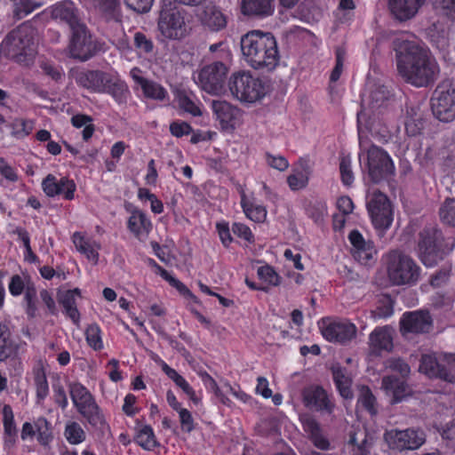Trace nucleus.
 <instances>
[{
  "label": "nucleus",
  "mask_w": 455,
  "mask_h": 455,
  "mask_svg": "<svg viewBox=\"0 0 455 455\" xmlns=\"http://www.w3.org/2000/svg\"><path fill=\"white\" fill-rule=\"evenodd\" d=\"M212 110L223 129L235 127V120L239 109L225 100H213Z\"/></svg>",
  "instance_id": "cd10ccee"
},
{
  "label": "nucleus",
  "mask_w": 455,
  "mask_h": 455,
  "mask_svg": "<svg viewBox=\"0 0 455 455\" xmlns=\"http://www.w3.org/2000/svg\"><path fill=\"white\" fill-rule=\"evenodd\" d=\"M370 347L374 354L393 349V330L388 326L378 327L369 337Z\"/></svg>",
  "instance_id": "393cba45"
},
{
  "label": "nucleus",
  "mask_w": 455,
  "mask_h": 455,
  "mask_svg": "<svg viewBox=\"0 0 455 455\" xmlns=\"http://www.w3.org/2000/svg\"><path fill=\"white\" fill-rule=\"evenodd\" d=\"M73 291H65L59 298L60 304L63 307L64 313L71 319L74 324L79 326L80 313L76 307V299Z\"/></svg>",
  "instance_id": "e433bc0d"
},
{
  "label": "nucleus",
  "mask_w": 455,
  "mask_h": 455,
  "mask_svg": "<svg viewBox=\"0 0 455 455\" xmlns=\"http://www.w3.org/2000/svg\"><path fill=\"white\" fill-rule=\"evenodd\" d=\"M100 332L99 325L95 323L89 325L85 330L86 341L94 350H100L103 347Z\"/></svg>",
  "instance_id": "09e8293b"
},
{
  "label": "nucleus",
  "mask_w": 455,
  "mask_h": 455,
  "mask_svg": "<svg viewBox=\"0 0 455 455\" xmlns=\"http://www.w3.org/2000/svg\"><path fill=\"white\" fill-rule=\"evenodd\" d=\"M348 239L353 246L354 258L362 264H367L376 254L373 243L365 240L363 235L356 229L349 233Z\"/></svg>",
  "instance_id": "412c9836"
},
{
  "label": "nucleus",
  "mask_w": 455,
  "mask_h": 455,
  "mask_svg": "<svg viewBox=\"0 0 455 455\" xmlns=\"http://www.w3.org/2000/svg\"><path fill=\"white\" fill-rule=\"evenodd\" d=\"M228 88L235 99L252 103L267 94L270 84L266 77L254 76L248 71H242L230 76Z\"/></svg>",
  "instance_id": "20e7f679"
},
{
  "label": "nucleus",
  "mask_w": 455,
  "mask_h": 455,
  "mask_svg": "<svg viewBox=\"0 0 455 455\" xmlns=\"http://www.w3.org/2000/svg\"><path fill=\"white\" fill-rule=\"evenodd\" d=\"M96 8L99 10L106 21L116 23L122 22V10L119 0H93Z\"/></svg>",
  "instance_id": "473e14b6"
},
{
  "label": "nucleus",
  "mask_w": 455,
  "mask_h": 455,
  "mask_svg": "<svg viewBox=\"0 0 455 455\" xmlns=\"http://www.w3.org/2000/svg\"><path fill=\"white\" fill-rule=\"evenodd\" d=\"M142 82H144V84H142L141 89L145 97L156 100H164L167 98V91L159 84L148 79L142 80Z\"/></svg>",
  "instance_id": "79ce46f5"
},
{
  "label": "nucleus",
  "mask_w": 455,
  "mask_h": 455,
  "mask_svg": "<svg viewBox=\"0 0 455 455\" xmlns=\"http://www.w3.org/2000/svg\"><path fill=\"white\" fill-rule=\"evenodd\" d=\"M135 441L140 447L147 451H152L160 445L156 438L153 428L148 425L143 426L138 431Z\"/></svg>",
  "instance_id": "ea45409f"
},
{
  "label": "nucleus",
  "mask_w": 455,
  "mask_h": 455,
  "mask_svg": "<svg viewBox=\"0 0 455 455\" xmlns=\"http://www.w3.org/2000/svg\"><path fill=\"white\" fill-rule=\"evenodd\" d=\"M274 0H242L241 12L248 17L263 19L274 12Z\"/></svg>",
  "instance_id": "bb28decb"
},
{
  "label": "nucleus",
  "mask_w": 455,
  "mask_h": 455,
  "mask_svg": "<svg viewBox=\"0 0 455 455\" xmlns=\"http://www.w3.org/2000/svg\"><path fill=\"white\" fill-rule=\"evenodd\" d=\"M41 5L42 4L36 0H20L16 8L15 14L19 19H21L39 8Z\"/></svg>",
  "instance_id": "052dcab7"
},
{
  "label": "nucleus",
  "mask_w": 455,
  "mask_h": 455,
  "mask_svg": "<svg viewBox=\"0 0 455 455\" xmlns=\"http://www.w3.org/2000/svg\"><path fill=\"white\" fill-rule=\"evenodd\" d=\"M36 298L37 291L34 284H28L24 291L25 311L29 318H34L36 315Z\"/></svg>",
  "instance_id": "a18cd8bd"
},
{
  "label": "nucleus",
  "mask_w": 455,
  "mask_h": 455,
  "mask_svg": "<svg viewBox=\"0 0 455 455\" xmlns=\"http://www.w3.org/2000/svg\"><path fill=\"white\" fill-rule=\"evenodd\" d=\"M199 19L203 26L213 32L224 29L228 24L227 16L213 3H208L203 7Z\"/></svg>",
  "instance_id": "aec40b11"
},
{
  "label": "nucleus",
  "mask_w": 455,
  "mask_h": 455,
  "mask_svg": "<svg viewBox=\"0 0 455 455\" xmlns=\"http://www.w3.org/2000/svg\"><path fill=\"white\" fill-rule=\"evenodd\" d=\"M433 4L437 11L448 17H455V0H433Z\"/></svg>",
  "instance_id": "774afa93"
},
{
  "label": "nucleus",
  "mask_w": 455,
  "mask_h": 455,
  "mask_svg": "<svg viewBox=\"0 0 455 455\" xmlns=\"http://www.w3.org/2000/svg\"><path fill=\"white\" fill-rule=\"evenodd\" d=\"M383 439L388 448L397 451H413L421 447L426 442L425 433L413 427L387 430Z\"/></svg>",
  "instance_id": "ddd939ff"
},
{
  "label": "nucleus",
  "mask_w": 455,
  "mask_h": 455,
  "mask_svg": "<svg viewBox=\"0 0 455 455\" xmlns=\"http://www.w3.org/2000/svg\"><path fill=\"white\" fill-rule=\"evenodd\" d=\"M52 16L67 23L70 30L84 23L79 15L78 9L71 1H63L56 4L52 8Z\"/></svg>",
  "instance_id": "4be33fe9"
},
{
  "label": "nucleus",
  "mask_w": 455,
  "mask_h": 455,
  "mask_svg": "<svg viewBox=\"0 0 455 455\" xmlns=\"http://www.w3.org/2000/svg\"><path fill=\"white\" fill-rule=\"evenodd\" d=\"M332 378L339 395L345 399L353 397L351 389L352 379L347 375V370L340 366H333L331 368Z\"/></svg>",
  "instance_id": "f704fd0d"
},
{
  "label": "nucleus",
  "mask_w": 455,
  "mask_h": 455,
  "mask_svg": "<svg viewBox=\"0 0 455 455\" xmlns=\"http://www.w3.org/2000/svg\"><path fill=\"white\" fill-rule=\"evenodd\" d=\"M244 60L254 69L273 71L280 61L276 38L271 32L248 31L240 40Z\"/></svg>",
  "instance_id": "f03ea898"
},
{
  "label": "nucleus",
  "mask_w": 455,
  "mask_h": 455,
  "mask_svg": "<svg viewBox=\"0 0 455 455\" xmlns=\"http://www.w3.org/2000/svg\"><path fill=\"white\" fill-rule=\"evenodd\" d=\"M390 92L387 87L381 84H374L371 89L368 104L373 110H377L386 105L389 100Z\"/></svg>",
  "instance_id": "4c0bfd02"
},
{
  "label": "nucleus",
  "mask_w": 455,
  "mask_h": 455,
  "mask_svg": "<svg viewBox=\"0 0 455 455\" xmlns=\"http://www.w3.org/2000/svg\"><path fill=\"white\" fill-rule=\"evenodd\" d=\"M374 443V435L365 429L350 432L347 441L353 455H370Z\"/></svg>",
  "instance_id": "b1692460"
},
{
  "label": "nucleus",
  "mask_w": 455,
  "mask_h": 455,
  "mask_svg": "<svg viewBox=\"0 0 455 455\" xmlns=\"http://www.w3.org/2000/svg\"><path fill=\"white\" fill-rule=\"evenodd\" d=\"M59 195H63L66 200H72L75 196L76 186L74 180L62 177L58 181Z\"/></svg>",
  "instance_id": "bf43d9fd"
},
{
  "label": "nucleus",
  "mask_w": 455,
  "mask_h": 455,
  "mask_svg": "<svg viewBox=\"0 0 455 455\" xmlns=\"http://www.w3.org/2000/svg\"><path fill=\"white\" fill-rule=\"evenodd\" d=\"M299 421L303 430L307 434L308 438L315 447L323 451L330 448L328 438L324 435L320 423L313 415L309 413L301 414Z\"/></svg>",
  "instance_id": "6ab92c4d"
},
{
  "label": "nucleus",
  "mask_w": 455,
  "mask_h": 455,
  "mask_svg": "<svg viewBox=\"0 0 455 455\" xmlns=\"http://www.w3.org/2000/svg\"><path fill=\"white\" fill-rule=\"evenodd\" d=\"M69 56L79 61H87L102 51L103 44L93 37L85 23L71 30L68 43Z\"/></svg>",
  "instance_id": "9b49d317"
},
{
  "label": "nucleus",
  "mask_w": 455,
  "mask_h": 455,
  "mask_svg": "<svg viewBox=\"0 0 455 455\" xmlns=\"http://www.w3.org/2000/svg\"><path fill=\"white\" fill-rule=\"evenodd\" d=\"M3 423L5 435L12 436L16 434L12 409L8 404H5L3 408Z\"/></svg>",
  "instance_id": "13d9d810"
},
{
  "label": "nucleus",
  "mask_w": 455,
  "mask_h": 455,
  "mask_svg": "<svg viewBox=\"0 0 455 455\" xmlns=\"http://www.w3.org/2000/svg\"><path fill=\"white\" fill-rule=\"evenodd\" d=\"M58 180L52 174H48L42 182V188L46 196L54 197L59 196Z\"/></svg>",
  "instance_id": "e2e57ef3"
},
{
  "label": "nucleus",
  "mask_w": 455,
  "mask_h": 455,
  "mask_svg": "<svg viewBox=\"0 0 455 455\" xmlns=\"http://www.w3.org/2000/svg\"><path fill=\"white\" fill-rule=\"evenodd\" d=\"M357 403L371 416L378 414L376 397L368 387H363Z\"/></svg>",
  "instance_id": "c03bdc74"
},
{
  "label": "nucleus",
  "mask_w": 455,
  "mask_h": 455,
  "mask_svg": "<svg viewBox=\"0 0 455 455\" xmlns=\"http://www.w3.org/2000/svg\"><path fill=\"white\" fill-rule=\"evenodd\" d=\"M108 73L101 70H85L79 72L76 76V81L80 86L92 92L100 93L104 91V84Z\"/></svg>",
  "instance_id": "5701e85b"
},
{
  "label": "nucleus",
  "mask_w": 455,
  "mask_h": 455,
  "mask_svg": "<svg viewBox=\"0 0 455 455\" xmlns=\"http://www.w3.org/2000/svg\"><path fill=\"white\" fill-rule=\"evenodd\" d=\"M216 229L222 244L228 248L233 242L228 223L226 221L217 222Z\"/></svg>",
  "instance_id": "338daca9"
},
{
  "label": "nucleus",
  "mask_w": 455,
  "mask_h": 455,
  "mask_svg": "<svg viewBox=\"0 0 455 455\" xmlns=\"http://www.w3.org/2000/svg\"><path fill=\"white\" fill-rule=\"evenodd\" d=\"M186 11L172 0H163L159 12L157 28L169 40H180L187 35Z\"/></svg>",
  "instance_id": "0eeeda50"
},
{
  "label": "nucleus",
  "mask_w": 455,
  "mask_h": 455,
  "mask_svg": "<svg viewBox=\"0 0 455 455\" xmlns=\"http://www.w3.org/2000/svg\"><path fill=\"white\" fill-rule=\"evenodd\" d=\"M432 326V319L428 312L414 311L403 315L400 329L403 333H425Z\"/></svg>",
  "instance_id": "a211bd4d"
},
{
  "label": "nucleus",
  "mask_w": 455,
  "mask_h": 455,
  "mask_svg": "<svg viewBox=\"0 0 455 455\" xmlns=\"http://www.w3.org/2000/svg\"><path fill=\"white\" fill-rule=\"evenodd\" d=\"M72 241L79 252L84 254L88 259L94 261L95 264L98 262V251L80 232L74 233Z\"/></svg>",
  "instance_id": "58836bf2"
},
{
  "label": "nucleus",
  "mask_w": 455,
  "mask_h": 455,
  "mask_svg": "<svg viewBox=\"0 0 455 455\" xmlns=\"http://www.w3.org/2000/svg\"><path fill=\"white\" fill-rule=\"evenodd\" d=\"M387 272L389 281L397 286H413L421 276V268L417 262L399 251H392L387 255Z\"/></svg>",
  "instance_id": "39448f33"
},
{
  "label": "nucleus",
  "mask_w": 455,
  "mask_h": 455,
  "mask_svg": "<svg viewBox=\"0 0 455 455\" xmlns=\"http://www.w3.org/2000/svg\"><path fill=\"white\" fill-rule=\"evenodd\" d=\"M423 112L419 106L410 105L406 107L404 126L409 136H416L424 128Z\"/></svg>",
  "instance_id": "7c9ffc66"
},
{
  "label": "nucleus",
  "mask_w": 455,
  "mask_h": 455,
  "mask_svg": "<svg viewBox=\"0 0 455 455\" xmlns=\"http://www.w3.org/2000/svg\"><path fill=\"white\" fill-rule=\"evenodd\" d=\"M455 248V237L445 236L436 224L425 226L419 233L418 255L427 267L436 266Z\"/></svg>",
  "instance_id": "7ed1b4c3"
},
{
  "label": "nucleus",
  "mask_w": 455,
  "mask_h": 455,
  "mask_svg": "<svg viewBox=\"0 0 455 455\" xmlns=\"http://www.w3.org/2000/svg\"><path fill=\"white\" fill-rule=\"evenodd\" d=\"M36 433L37 441L44 446L47 445L52 439V434L50 424L44 417L38 418L35 421Z\"/></svg>",
  "instance_id": "49530a36"
},
{
  "label": "nucleus",
  "mask_w": 455,
  "mask_h": 455,
  "mask_svg": "<svg viewBox=\"0 0 455 455\" xmlns=\"http://www.w3.org/2000/svg\"><path fill=\"white\" fill-rule=\"evenodd\" d=\"M366 168L369 179L373 183L387 180L395 173V165L389 155L375 145L367 150Z\"/></svg>",
  "instance_id": "4468645a"
},
{
  "label": "nucleus",
  "mask_w": 455,
  "mask_h": 455,
  "mask_svg": "<svg viewBox=\"0 0 455 455\" xmlns=\"http://www.w3.org/2000/svg\"><path fill=\"white\" fill-rule=\"evenodd\" d=\"M381 384L385 390L392 395V403L402 402L411 393L408 384L393 375L383 377Z\"/></svg>",
  "instance_id": "c85d7f7f"
},
{
  "label": "nucleus",
  "mask_w": 455,
  "mask_h": 455,
  "mask_svg": "<svg viewBox=\"0 0 455 455\" xmlns=\"http://www.w3.org/2000/svg\"><path fill=\"white\" fill-rule=\"evenodd\" d=\"M220 60L204 67L198 75V82L202 89L211 94H219L224 89L228 71V63L231 60L230 51H220Z\"/></svg>",
  "instance_id": "9d476101"
},
{
  "label": "nucleus",
  "mask_w": 455,
  "mask_h": 455,
  "mask_svg": "<svg viewBox=\"0 0 455 455\" xmlns=\"http://www.w3.org/2000/svg\"><path fill=\"white\" fill-rule=\"evenodd\" d=\"M68 390L77 411L91 426L101 427L105 424V419L91 392L79 382H70Z\"/></svg>",
  "instance_id": "6e6552de"
},
{
  "label": "nucleus",
  "mask_w": 455,
  "mask_h": 455,
  "mask_svg": "<svg viewBox=\"0 0 455 455\" xmlns=\"http://www.w3.org/2000/svg\"><path fill=\"white\" fill-rule=\"evenodd\" d=\"M434 116L443 123L455 120V78L443 80L430 99Z\"/></svg>",
  "instance_id": "1a4fd4ad"
},
{
  "label": "nucleus",
  "mask_w": 455,
  "mask_h": 455,
  "mask_svg": "<svg viewBox=\"0 0 455 455\" xmlns=\"http://www.w3.org/2000/svg\"><path fill=\"white\" fill-rule=\"evenodd\" d=\"M34 30L27 23H22L10 31L0 44V54L18 63L26 61L32 53Z\"/></svg>",
  "instance_id": "423d86ee"
},
{
  "label": "nucleus",
  "mask_w": 455,
  "mask_h": 455,
  "mask_svg": "<svg viewBox=\"0 0 455 455\" xmlns=\"http://www.w3.org/2000/svg\"><path fill=\"white\" fill-rule=\"evenodd\" d=\"M302 403L309 410L318 412L332 414L335 403L323 387L310 385L303 388L301 392Z\"/></svg>",
  "instance_id": "2eb2a0df"
},
{
  "label": "nucleus",
  "mask_w": 455,
  "mask_h": 455,
  "mask_svg": "<svg viewBox=\"0 0 455 455\" xmlns=\"http://www.w3.org/2000/svg\"><path fill=\"white\" fill-rule=\"evenodd\" d=\"M107 80L108 82L104 84V91L100 93L111 95L118 104L126 103L130 92L125 82L114 77L110 74H108Z\"/></svg>",
  "instance_id": "2f4dec72"
},
{
  "label": "nucleus",
  "mask_w": 455,
  "mask_h": 455,
  "mask_svg": "<svg viewBox=\"0 0 455 455\" xmlns=\"http://www.w3.org/2000/svg\"><path fill=\"white\" fill-rule=\"evenodd\" d=\"M232 232L238 237L245 240L249 243H254V235L248 226L240 222H235L232 225Z\"/></svg>",
  "instance_id": "0e129e2a"
},
{
  "label": "nucleus",
  "mask_w": 455,
  "mask_h": 455,
  "mask_svg": "<svg viewBox=\"0 0 455 455\" xmlns=\"http://www.w3.org/2000/svg\"><path fill=\"white\" fill-rule=\"evenodd\" d=\"M419 371L429 378H438L449 383H455V371L447 363H442L435 355L421 356Z\"/></svg>",
  "instance_id": "f3484780"
},
{
  "label": "nucleus",
  "mask_w": 455,
  "mask_h": 455,
  "mask_svg": "<svg viewBox=\"0 0 455 455\" xmlns=\"http://www.w3.org/2000/svg\"><path fill=\"white\" fill-rule=\"evenodd\" d=\"M367 210L372 225L379 232L387 230L394 220V212L388 197L376 189L367 196Z\"/></svg>",
  "instance_id": "f8f14e48"
},
{
  "label": "nucleus",
  "mask_w": 455,
  "mask_h": 455,
  "mask_svg": "<svg viewBox=\"0 0 455 455\" xmlns=\"http://www.w3.org/2000/svg\"><path fill=\"white\" fill-rule=\"evenodd\" d=\"M134 46L140 52L145 54L152 53L155 47L152 39L142 32L134 34Z\"/></svg>",
  "instance_id": "864d4df0"
},
{
  "label": "nucleus",
  "mask_w": 455,
  "mask_h": 455,
  "mask_svg": "<svg viewBox=\"0 0 455 455\" xmlns=\"http://www.w3.org/2000/svg\"><path fill=\"white\" fill-rule=\"evenodd\" d=\"M257 275L260 280L272 286L280 284V275L275 272L274 267L269 265L259 267L257 270Z\"/></svg>",
  "instance_id": "603ef678"
},
{
  "label": "nucleus",
  "mask_w": 455,
  "mask_h": 455,
  "mask_svg": "<svg viewBox=\"0 0 455 455\" xmlns=\"http://www.w3.org/2000/svg\"><path fill=\"white\" fill-rule=\"evenodd\" d=\"M64 434L71 444H78L85 440V432L77 422L67 424Z\"/></svg>",
  "instance_id": "de8ad7c7"
},
{
  "label": "nucleus",
  "mask_w": 455,
  "mask_h": 455,
  "mask_svg": "<svg viewBox=\"0 0 455 455\" xmlns=\"http://www.w3.org/2000/svg\"><path fill=\"white\" fill-rule=\"evenodd\" d=\"M386 366L391 371L399 373L403 379L409 377L411 373V368L409 364L401 358L388 359L386 363Z\"/></svg>",
  "instance_id": "4d7b16f0"
},
{
  "label": "nucleus",
  "mask_w": 455,
  "mask_h": 455,
  "mask_svg": "<svg viewBox=\"0 0 455 455\" xmlns=\"http://www.w3.org/2000/svg\"><path fill=\"white\" fill-rule=\"evenodd\" d=\"M321 332L324 339L331 342L346 343L356 335V327L347 321L323 322Z\"/></svg>",
  "instance_id": "dca6fc26"
},
{
  "label": "nucleus",
  "mask_w": 455,
  "mask_h": 455,
  "mask_svg": "<svg viewBox=\"0 0 455 455\" xmlns=\"http://www.w3.org/2000/svg\"><path fill=\"white\" fill-rule=\"evenodd\" d=\"M441 221L448 226L455 227V198H446L439 208Z\"/></svg>",
  "instance_id": "37998d69"
},
{
  "label": "nucleus",
  "mask_w": 455,
  "mask_h": 455,
  "mask_svg": "<svg viewBox=\"0 0 455 455\" xmlns=\"http://www.w3.org/2000/svg\"><path fill=\"white\" fill-rule=\"evenodd\" d=\"M395 52L398 73L406 83L421 88L437 80L440 67L427 48L413 41L402 40Z\"/></svg>",
  "instance_id": "f257e3e1"
},
{
  "label": "nucleus",
  "mask_w": 455,
  "mask_h": 455,
  "mask_svg": "<svg viewBox=\"0 0 455 455\" xmlns=\"http://www.w3.org/2000/svg\"><path fill=\"white\" fill-rule=\"evenodd\" d=\"M423 2L424 0H389L388 5L395 18L404 21L415 16Z\"/></svg>",
  "instance_id": "a878e982"
},
{
  "label": "nucleus",
  "mask_w": 455,
  "mask_h": 455,
  "mask_svg": "<svg viewBox=\"0 0 455 455\" xmlns=\"http://www.w3.org/2000/svg\"><path fill=\"white\" fill-rule=\"evenodd\" d=\"M19 346L11 339V331L6 323H0V361L11 359L16 362Z\"/></svg>",
  "instance_id": "c756f323"
},
{
  "label": "nucleus",
  "mask_w": 455,
  "mask_h": 455,
  "mask_svg": "<svg viewBox=\"0 0 455 455\" xmlns=\"http://www.w3.org/2000/svg\"><path fill=\"white\" fill-rule=\"evenodd\" d=\"M127 228L135 236L139 237L142 234H148L152 224L142 211L134 209L129 217Z\"/></svg>",
  "instance_id": "72a5a7b5"
},
{
  "label": "nucleus",
  "mask_w": 455,
  "mask_h": 455,
  "mask_svg": "<svg viewBox=\"0 0 455 455\" xmlns=\"http://www.w3.org/2000/svg\"><path fill=\"white\" fill-rule=\"evenodd\" d=\"M177 100L179 107L184 111L191 114L194 116H199L202 115L200 108L185 92H178Z\"/></svg>",
  "instance_id": "8fccbe9b"
},
{
  "label": "nucleus",
  "mask_w": 455,
  "mask_h": 455,
  "mask_svg": "<svg viewBox=\"0 0 455 455\" xmlns=\"http://www.w3.org/2000/svg\"><path fill=\"white\" fill-rule=\"evenodd\" d=\"M374 313L375 318H387L394 313V301L389 295H385L379 300Z\"/></svg>",
  "instance_id": "3c124183"
},
{
  "label": "nucleus",
  "mask_w": 455,
  "mask_h": 455,
  "mask_svg": "<svg viewBox=\"0 0 455 455\" xmlns=\"http://www.w3.org/2000/svg\"><path fill=\"white\" fill-rule=\"evenodd\" d=\"M339 172L341 181L345 186H350L354 182V174L351 168L349 156H342L339 161Z\"/></svg>",
  "instance_id": "6e6d98bb"
},
{
  "label": "nucleus",
  "mask_w": 455,
  "mask_h": 455,
  "mask_svg": "<svg viewBox=\"0 0 455 455\" xmlns=\"http://www.w3.org/2000/svg\"><path fill=\"white\" fill-rule=\"evenodd\" d=\"M430 43L433 47L437 49L443 55L448 52L450 41L444 31L430 34Z\"/></svg>",
  "instance_id": "5fc2aeb1"
},
{
  "label": "nucleus",
  "mask_w": 455,
  "mask_h": 455,
  "mask_svg": "<svg viewBox=\"0 0 455 455\" xmlns=\"http://www.w3.org/2000/svg\"><path fill=\"white\" fill-rule=\"evenodd\" d=\"M241 206L243 212L254 222H263L267 217V210L264 206L250 202L244 192L241 195Z\"/></svg>",
  "instance_id": "c9c22d12"
},
{
  "label": "nucleus",
  "mask_w": 455,
  "mask_h": 455,
  "mask_svg": "<svg viewBox=\"0 0 455 455\" xmlns=\"http://www.w3.org/2000/svg\"><path fill=\"white\" fill-rule=\"evenodd\" d=\"M178 413L181 430L185 433H191L195 429V422L191 412L188 410L182 408L178 411Z\"/></svg>",
  "instance_id": "69168bd1"
},
{
  "label": "nucleus",
  "mask_w": 455,
  "mask_h": 455,
  "mask_svg": "<svg viewBox=\"0 0 455 455\" xmlns=\"http://www.w3.org/2000/svg\"><path fill=\"white\" fill-rule=\"evenodd\" d=\"M308 182L307 177L302 172H299L291 174L287 178V183L291 190H299L307 187Z\"/></svg>",
  "instance_id": "680f3d73"
},
{
  "label": "nucleus",
  "mask_w": 455,
  "mask_h": 455,
  "mask_svg": "<svg viewBox=\"0 0 455 455\" xmlns=\"http://www.w3.org/2000/svg\"><path fill=\"white\" fill-rule=\"evenodd\" d=\"M34 382L36 387V403L42 404L49 395V385L45 372L43 369H36L34 371Z\"/></svg>",
  "instance_id": "a19ab883"
}]
</instances>
